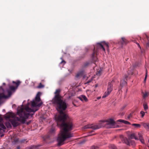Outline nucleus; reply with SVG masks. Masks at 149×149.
Instances as JSON below:
<instances>
[{
  "label": "nucleus",
  "mask_w": 149,
  "mask_h": 149,
  "mask_svg": "<svg viewBox=\"0 0 149 149\" xmlns=\"http://www.w3.org/2000/svg\"><path fill=\"white\" fill-rule=\"evenodd\" d=\"M60 89H57L53 99V103L56 106V109L60 113L58 116H55L57 125L59 126L61 129L60 135L57 139L58 146L63 145L67 139L74 136L73 133L70 132L73 129L72 122L71 120L65 122L69 118L68 116L63 112L66 109L67 105L65 100H63L62 97L60 95Z\"/></svg>",
  "instance_id": "1"
},
{
  "label": "nucleus",
  "mask_w": 149,
  "mask_h": 149,
  "mask_svg": "<svg viewBox=\"0 0 149 149\" xmlns=\"http://www.w3.org/2000/svg\"><path fill=\"white\" fill-rule=\"evenodd\" d=\"M35 101L33 100L31 102V108L29 107V103H28L24 107H21L17 110V114L19 117H15L13 113L11 112L7 113L5 117L6 119H9L10 118H14L15 119L11 120V122L14 127H16L19 125L17 121L22 124H24L26 120L29 117H32L34 113L37 109L35 108L37 106V93L35 97Z\"/></svg>",
  "instance_id": "2"
},
{
  "label": "nucleus",
  "mask_w": 149,
  "mask_h": 149,
  "mask_svg": "<svg viewBox=\"0 0 149 149\" xmlns=\"http://www.w3.org/2000/svg\"><path fill=\"white\" fill-rule=\"evenodd\" d=\"M113 82V81H111V83L109 82V83L107 91L104 93V94L102 96V98H103L107 97L112 91L113 84L112 83Z\"/></svg>",
  "instance_id": "3"
},
{
  "label": "nucleus",
  "mask_w": 149,
  "mask_h": 149,
  "mask_svg": "<svg viewBox=\"0 0 149 149\" xmlns=\"http://www.w3.org/2000/svg\"><path fill=\"white\" fill-rule=\"evenodd\" d=\"M106 126L108 128H115L117 127L113 119H110L106 121Z\"/></svg>",
  "instance_id": "4"
},
{
  "label": "nucleus",
  "mask_w": 149,
  "mask_h": 149,
  "mask_svg": "<svg viewBox=\"0 0 149 149\" xmlns=\"http://www.w3.org/2000/svg\"><path fill=\"white\" fill-rule=\"evenodd\" d=\"M101 127L100 125H93L92 124H88L86 125L83 127L84 129L91 128L93 130H96L99 129Z\"/></svg>",
  "instance_id": "5"
},
{
  "label": "nucleus",
  "mask_w": 149,
  "mask_h": 149,
  "mask_svg": "<svg viewBox=\"0 0 149 149\" xmlns=\"http://www.w3.org/2000/svg\"><path fill=\"white\" fill-rule=\"evenodd\" d=\"M97 45L100 48L102 49L104 52L105 51V49L104 47H107L108 49L109 47L108 43H106L105 42H103L101 43H97Z\"/></svg>",
  "instance_id": "6"
},
{
  "label": "nucleus",
  "mask_w": 149,
  "mask_h": 149,
  "mask_svg": "<svg viewBox=\"0 0 149 149\" xmlns=\"http://www.w3.org/2000/svg\"><path fill=\"white\" fill-rule=\"evenodd\" d=\"M21 83L20 81H17L16 82L13 81V83L14 84L16 85V86L15 87L13 86H10V89L11 91H14L17 88L18 86Z\"/></svg>",
  "instance_id": "7"
},
{
  "label": "nucleus",
  "mask_w": 149,
  "mask_h": 149,
  "mask_svg": "<svg viewBox=\"0 0 149 149\" xmlns=\"http://www.w3.org/2000/svg\"><path fill=\"white\" fill-rule=\"evenodd\" d=\"M82 77L83 79H86L87 80L88 78V77H86V75L85 74L84 72V71L82 70L78 72L76 76V77L78 78L79 77Z\"/></svg>",
  "instance_id": "8"
},
{
  "label": "nucleus",
  "mask_w": 149,
  "mask_h": 149,
  "mask_svg": "<svg viewBox=\"0 0 149 149\" xmlns=\"http://www.w3.org/2000/svg\"><path fill=\"white\" fill-rule=\"evenodd\" d=\"M78 98L82 101H84L85 102H86L88 101V100L87 97L84 95H81L78 97Z\"/></svg>",
  "instance_id": "9"
},
{
  "label": "nucleus",
  "mask_w": 149,
  "mask_h": 149,
  "mask_svg": "<svg viewBox=\"0 0 149 149\" xmlns=\"http://www.w3.org/2000/svg\"><path fill=\"white\" fill-rule=\"evenodd\" d=\"M129 138L131 139H134L136 140H139L138 137L136 136L135 134L134 133L130 134L129 136Z\"/></svg>",
  "instance_id": "10"
},
{
  "label": "nucleus",
  "mask_w": 149,
  "mask_h": 149,
  "mask_svg": "<svg viewBox=\"0 0 149 149\" xmlns=\"http://www.w3.org/2000/svg\"><path fill=\"white\" fill-rule=\"evenodd\" d=\"M121 42L122 45H126L128 43V41L124 37H122L121 38Z\"/></svg>",
  "instance_id": "11"
},
{
  "label": "nucleus",
  "mask_w": 149,
  "mask_h": 149,
  "mask_svg": "<svg viewBox=\"0 0 149 149\" xmlns=\"http://www.w3.org/2000/svg\"><path fill=\"white\" fill-rule=\"evenodd\" d=\"M138 135L139 140L142 143H144V139H143L142 136L141 134L140 133H138Z\"/></svg>",
  "instance_id": "12"
},
{
  "label": "nucleus",
  "mask_w": 149,
  "mask_h": 149,
  "mask_svg": "<svg viewBox=\"0 0 149 149\" xmlns=\"http://www.w3.org/2000/svg\"><path fill=\"white\" fill-rule=\"evenodd\" d=\"M117 122H120L124 123L125 124L127 125H130V123L127 121L125 120H124L119 119L117 120Z\"/></svg>",
  "instance_id": "13"
},
{
  "label": "nucleus",
  "mask_w": 149,
  "mask_h": 149,
  "mask_svg": "<svg viewBox=\"0 0 149 149\" xmlns=\"http://www.w3.org/2000/svg\"><path fill=\"white\" fill-rule=\"evenodd\" d=\"M43 104V102L41 100V99H40L39 98L38 96V108L40 107Z\"/></svg>",
  "instance_id": "14"
},
{
  "label": "nucleus",
  "mask_w": 149,
  "mask_h": 149,
  "mask_svg": "<svg viewBox=\"0 0 149 149\" xmlns=\"http://www.w3.org/2000/svg\"><path fill=\"white\" fill-rule=\"evenodd\" d=\"M142 125L146 129V130H149V123H142Z\"/></svg>",
  "instance_id": "15"
},
{
  "label": "nucleus",
  "mask_w": 149,
  "mask_h": 149,
  "mask_svg": "<svg viewBox=\"0 0 149 149\" xmlns=\"http://www.w3.org/2000/svg\"><path fill=\"white\" fill-rule=\"evenodd\" d=\"M143 106L144 110L145 111H146L148 109V107L147 104L145 102L143 104Z\"/></svg>",
  "instance_id": "16"
},
{
  "label": "nucleus",
  "mask_w": 149,
  "mask_h": 149,
  "mask_svg": "<svg viewBox=\"0 0 149 149\" xmlns=\"http://www.w3.org/2000/svg\"><path fill=\"white\" fill-rule=\"evenodd\" d=\"M127 82L124 80H121L120 82V86L121 87L123 86V85L126 84Z\"/></svg>",
  "instance_id": "17"
},
{
  "label": "nucleus",
  "mask_w": 149,
  "mask_h": 149,
  "mask_svg": "<svg viewBox=\"0 0 149 149\" xmlns=\"http://www.w3.org/2000/svg\"><path fill=\"white\" fill-rule=\"evenodd\" d=\"M95 47H94V51H93V53L92 54L91 57H92V59H93V61H97L96 60H95V59L94 55H95Z\"/></svg>",
  "instance_id": "18"
},
{
  "label": "nucleus",
  "mask_w": 149,
  "mask_h": 149,
  "mask_svg": "<svg viewBox=\"0 0 149 149\" xmlns=\"http://www.w3.org/2000/svg\"><path fill=\"white\" fill-rule=\"evenodd\" d=\"M149 95V93L148 92H145V93L143 94V97L144 98H145Z\"/></svg>",
  "instance_id": "19"
},
{
  "label": "nucleus",
  "mask_w": 149,
  "mask_h": 149,
  "mask_svg": "<svg viewBox=\"0 0 149 149\" xmlns=\"http://www.w3.org/2000/svg\"><path fill=\"white\" fill-rule=\"evenodd\" d=\"M129 144L130 146L131 145L133 147L135 146L136 144L135 142L134 141H132L130 143H129Z\"/></svg>",
  "instance_id": "20"
},
{
  "label": "nucleus",
  "mask_w": 149,
  "mask_h": 149,
  "mask_svg": "<svg viewBox=\"0 0 149 149\" xmlns=\"http://www.w3.org/2000/svg\"><path fill=\"white\" fill-rule=\"evenodd\" d=\"M132 125L135 126L136 127H140L141 125L139 124H132Z\"/></svg>",
  "instance_id": "21"
},
{
  "label": "nucleus",
  "mask_w": 149,
  "mask_h": 149,
  "mask_svg": "<svg viewBox=\"0 0 149 149\" xmlns=\"http://www.w3.org/2000/svg\"><path fill=\"white\" fill-rule=\"evenodd\" d=\"M44 87V85L42 84L41 83H40L38 86V88H41Z\"/></svg>",
  "instance_id": "22"
},
{
  "label": "nucleus",
  "mask_w": 149,
  "mask_h": 149,
  "mask_svg": "<svg viewBox=\"0 0 149 149\" xmlns=\"http://www.w3.org/2000/svg\"><path fill=\"white\" fill-rule=\"evenodd\" d=\"M140 114L141 115V117L143 118L145 115V112L143 111H142L140 112Z\"/></svg>",
  "instance_id": "23"
},
{
  "label": "nucleus",
  "mask_w": 149,
  "mask_h": 149,
  "mask_svg": "<svg viewBox=\"0 0 149 149\" xmlns=\"http://www.w3.org/2000/svg\"><path fill=\"white\" fill-rule=\"evenodd\" d=\"M147 74H148V71L146 69V74L144 79V82H146V79L147 77Z\"/></svg>",
  "instance_id": "24"
},
{
  "label": "nucleus",
  "mask_w": 149,
  "mask_h": 149,
  "mask_svg": "<svg viewBox=\"0 0 149 149\" xmlns=\"http://www.w3.org/2000/svg\"><path fill=\"white\" fill-rule=\"evenodd\" d=\"M55 131V129L54 128H52L50 131L51 133H54Z\"/></svg>",
  "instance_id": "25"
},
{
  "label": "nucleus",
  "mask_w": 149,
  "mask_h": 149,
  "mask_svg": "<svg viewBox=\"0 0 149 149\" xmlns=\"http://www.w3.org/2000/svg\"><path fill=\"white\" fill-rule=\"evenodd\" d=\"M6 125L7 127L8 128H10L11 127V125L9 123H6Z\"/></svg>",
  "instance_id": "26"
},
{
  "label": "nucleus",
  "mask_w": 149,
  "mask_h": 149,
  "mask_svg": "<svg viewBox=\"0 0 149 149\" xmlns=\"http://www.w3.org/2000/svg\"><path fill=\"white\" fill-rule=\"evenodd\" d=\"M93 78H91L88 80L87 82L84 83L85 84H87L91 82V81L93 80Z\"/></svg>",
  "instance_id": "27"
},
{
  "label": "nucleus",
  "mask_w": 149,
  "mask_h": 149,
  "mask_svg": "<svg viewBox=\"0 0 149 149\" xmlns=\"http://www.w3.org/2000/svg\"><path fill=\"white\" fill-rule=\"evenodd\" d=\"M7 91L8 93V96H10L12 94V92L10 90H8Z\"/></svg>",
  "instance_id": "28"
},
{
  "label": "nucleus",
  "mask_w": 149,
  "mask_h": 149,
  "mask_svg": "<svg viewBox=\"0 0 149 149\" xmlns=\"http://www.w3.org/2000/svg\"><path fill=\"white\" fill-rule=\"evenodd\" d=\"M98 148L97 147L95 146H93L91 148V149H97Z\"/></svg>",
  "instance_id": "29"
},
{
  "label": "nucleus",
  "mask_w": 149,
  "mask_h": 149,
  "mask_svg": "<svg viewBox=\"0 0 149 149\" xmlns=\"http://www.w3.org/2000/svg\"><path fill=\"white\" fill-rule=\"evenodd\" d=\"M101 72V71L100 70L99 71H97L96 74V75H99L100 74Z\"/></svg>",
  "instance_id": "30"
},
{
  "label": "nucleus",
  "mask_w": 149,
  "mask_h": 149,
  "mask_svg": "<svg viewBox=\"0 0 149 149\" xmlns=\"http://www.w3.org/2000/svg\"><path fill=\"white\" fill-rule=\"evenodd\" d=\"M38 97L40 99V96L42 94V93L41 92H38Z\"/></svg>",
  "instance_id": "31"
},
{
  "label": "nucleus",
  "mask_w": 149,
  "mask_h": 149,
  "mask_svg": "<svg viewBox=\"0 0 149 149\" xmlns=\"http://www.w3.org/2000/svg\"><path fill=\"white\" fill-rule=\"evenodd\" d=\"M66 62L64 61H62L61 63L60 64H62V63H63V65H64L65 63Z\"/></svg>",
  "instance_id": "32"
},
{
  "label": "nucleus",
  "mask_w": 149,
  "mask_h": 149,
  "mask_svg": "<svg viewBox=\"0 0 149 149\" xmlns=\"http://www.w3.org/2000/svg\"><path fill=\"white\" fill-rule=\"evenodd\" d=\"M111 148L112 149H116V147L113 145L112 146Z\"/></svg>",
  "instance_id": "33"
},
{
  "label": "nucleus",
  "mask_w": 149,
  "mask_h": 149,
  "mask_svg": "<svg viewBox=\"0 0 149 149\" xmlns=\"http://www.w3.org/2000/svg\"><path fill=\"white\" fill-rule=\"evenodd\" d=\"M88 64L89 63L88 62H86L84 64V66L86 67L87 66Z\"/></svg>",
  "instance_id": "34"
},
{
  "label": "nucleus",
  "mask_w": 149,
  "mask_h": 149,
  "mask_svg": "<svg viewBox=\"0 0 149 149\" xmlns=\"http://www.w3.org/2000/svg\"><path fill=\"white\" fill-rule=\"evenodd\" d=\"M136 44H137V45L138 47L139 48H141V47H140V45L139 44V43H136Z\"/></svg>",
  "instance_id": "35"
},
{
  "label": "nucleus",
  "mask_w": 149,
  "mask_h": 149,
  "mask_svg": "<svg viewBox=\"0 0 149 149\" xmlns=\"http://www.w3.org/2000/svg\"><path fill=\"white\" fill-rule=\"evenodd\" d=\"M101 98V97H97V100H99V99H100Z\"/></svg>",
  "instance_id": "36"
},
{
  "label": "nucleus",
  "mask_w": 149,
  "mask_h": 149,
  "mask_svg": "<svg viewBox=\"0 0 149 149\" xmlns=\"http://www.w3.org/2000/svg\"><path fill=\"white\" fill-rule=\"evenodd\" d=\"M17 149H20V147L19 146H17Z\"/></svg>",
  "instance_id": "37"
},
{
  "label": "nucleus",
  "mask_w": 149,
  "mask_h": 149,
  "mask_svg": "<svg viewBox=\"0 0 149 149\" xmlns=\"http://www.w3.org/2000/svg\"><path fill=\"white\" fill-rule=\"evenodd\" d=\"M98 86V84H96L95 86V88L97 87Z\"/></svg>",
  "instance_id": "38"
},
{
  "label": "nucleus",
  "mask_w": 149,
  "mask_h": 149,
  "mask_svg": "<svg viewBox=\"0 0 149 149\" xmlns=\"http://www.w3.org/2000/svg\"><path fill=\"white\" fill-rule=\"evenodd\" d=\"M3 135H4L3 134H2L1 135V137H3Z\"/></svg>",
  "instance_id": "39"
},
{
  "label": "nucleus",
  "mask_w": 149,
  "mask_h": 149,
  "mask_svg": "<svg viewBox=\"0 0 149 149\" xmlns=\"http://www.w3.org/2000/svg\"><path fill=\"white\" fill-rule=\"evenodd\" d=\"M1 130V129L0 128V130Z\"/></svg>",
  "instance_id": "40"
},
{
  "label": "nucleus",
  "mask_w": 149,
  "mask_h": 149,
  "mask_svg": "<svg viewBox=\"0 0 149 149\" xmlns=\"http://www.w3.org/2000/svg\"><path fill=\"white\" fill-rule=\"evenodd\" d=\"M3 84H5V83H3Z\"/></svg>",
  "instance_id": "41"
}]
</instances>
